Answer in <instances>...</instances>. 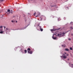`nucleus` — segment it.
<instances>
[{"label":"nucleus","instance_id":"nucleus-1","mask_svg":"<svg viewBox=\"0 0 73 73\" xmlns=\"http://www.w3.org/2000/svg\"><path fill=\"white\" fill-rule=\"evenodd\" d=\"M9 31V29L8 28H6V30H5V33H6L7 34V32Z\"/></svg>","mask_w":73,"mask_h":73},{"label":"nucleus","instance_id":"nucleus-2","mask_svg":"<svg viewBox=\"0 0 73 73\" xmlns=\"http://www.w3.org/2000/svg\"><path fill=\"white\" fill-rule=\"evenodd\" d=\"M61 57L62 58L63 57V58L64 59H66V58H67V56H61Z\"/></svg>","mask_w":73,"mask_h":73},{"label":"nucleus","instance_id":"nucleus-3","mask_svg":"<svg viewBox=\"0 0 73 73\" xmlns=\"http://www.w3.org/2000/svg\"><path fill=\"white\" fill-rule=\"evenodd\" d=\"M37 14L38 15L35 16L36 17H39V16H40V13H38Z\"/></svg>","mask_w":73,"mask_h":73},{"label":"nucleus","instance_id":"nucleus-4","mask_svg":"<svg viewBox=\"0 0 73 73\" xmlns=\"http://www.w3.org/2000/svg\"><path fill=\"white\" fill-rule=\"evenodd\" d=\"M28 53H29L30 54H32V51H28Z\"/></svg>","mask_w":73,"mask_h":73},{"label":"nucleus","instance_id":"nucleus-5","mask_svg":"<svg viewBox=\"0 0 73 73\" xmlns=\"http://www.w3.org/2000/svg\"><path fill=\"white\" fill-rule=\"evenodd\" d=\"M56 36H58L59 37H61V34H58L57 35H56V34H54Z\"/></svg>","mask_w":73,"mask_h":73},{"label":"nucleus","instance_id":"nucleus-6","mask_svg":"<svg viewBox=\"0 0 73 73\" xmlns=\"http://www.w3.org/2000/svg\"><path fill=\"white\" fill-rule=\"evenodd\" d=\"M52 38L54 40H55L56 39V37H54L53 36H52Z\"/></svg>","mask_w":73,"mask_h":73},{"label":"nucleus","instance_id":"nucleus-7","mask_svg":"<svg viewBox=\"0 0 73 73\" xmlns=\"http://www.w3.org/2000/svg\"><path fill=\"white\" fill-rule=\"evenodd\" d=\"M65 50L66 51H68L69 50V49L68 48L65 49Z\"/></svg>","mask_w":73,"mask_h":73},{"label":"nucleus","instance_id":"nucleus-8","mask_svg":"<svg viewBox=\"0 0 73 73\" xmlns=\"http://www.w3.org/2000/svg\"><path fill=\"white\" fill-rule=\"evenodd\" d=\"M56 30H53V29H51V31L52 32V31H56Z\"/></svg>","mask_w":73,"mask_h":73},{"label":"nucleus","instance_id":"nucleus-9","mask_svg":"<svg viewBox=\"0 0 73 73\" xmlns=\"http://www.w3.org/2000/svg\"><path fill=\"white\" fill-rule=\"evenodd\" d=\"M10 11V10H9V9H8L7 12H9Z\"/></svg>","mask_w":73,"mask_h":73},{"label":"nucleus","instance_id":"nucleus-10","mask_svg":"<svg viewBox=\"0 0 73 73\" xmlns=\"http://www.w3.org/2000/svg\"><path fill=\"white\" fill-rule=\"evenodd\" d=\"M40 30L41 31H43V29H40Z\"/></svg>","mask_w":73,"mask_h":73},{"label":"nucleus","instance_id":"nucleus-11","mask_svg":"<svg viewBox=\"0 0 73 73\" xmlns=\"http://www.w3.org/2000/svg\"><path fill=\"white\" fill-rule=\"evenodd\" d=\"M3 33H4V32H3V31L0 32V33L1 34H3Z\"/></svg>","mask_w":73,"mask_h":73},{"label":"nucleus","instance_id":"nucleus-12","mask_svg":"<svg viewBox=\"0 0 73 73\" xmlns=\"http://www.w3.org/2000/svg\"><path fill=\"white\" fill-rule=\"evenodd\" d=\"M27 50H29V51H30L31 50V49H30V48H28V49Z\"/></svg>","mask_w":73,"mask_h":73},{"label":"nucleus","instance_id":"nucleus-13","mask_svg":"<svg viewBox=\"0 0 73 73\" xmlns=\"http://www.w3.org/2000/svg\"><path fill=\"white\" fill-rule=\"evenodd\" d=\"M25 53H26L27 52V50H25Z\"/></svg>","mask_w":73,"mask_h":73},{"label":"nucleus","instance_id":"nucleus-14","mask_svg":"<svg viewBox=\"0 0 73 73\" xmlns=\"http://www.w3.org/2000/svg\"><path fill=\"white\" fill-rule=\"evenodd\" d=\"M70 50H72V47H70Z\"/></svg>","mask_w":73,"mask_h":73},{"label":"nucleus","instance_id":"nucleus-15","mask_svg":"<svg viewBox=\"0 0 73 73\" xmlns=\"http://www.w3.org/2000/svg\"><path fill=\"white\" fill-rule=\"evenodd\" d=\"M3 26H1L0 27V28H1V29H2V28H3Z\"/></svg>","mask_w":73,"mask_h":73},{"label":"nucleus","instance_id":"nucleus-16","mask_svg":"<svg viewBox=\"0 0 73 73\" xmlns=\"http://www.w3.org/2000/svg\"><path fill=\"white\" fill-rule=\"evenodd\" d=\"M39 27L40 29H41V26H39Z\"/></svg>","mask_w":73,"mask_h":73},{"label":"nucleus","instance_id":"nucleus-17","mask_svg":"<svg viewBox=\"0 0 73 73\" xmlns=\"http://www.w3.org/2000/svg\"><path fill=\"white\" fill-rule=\"evenodd\" d=\"M11 22H12V23H14V22H15V21H11Z\"/></svg>","mask_w":73,"mask_h":73},{"label":"nucleus","instance_id":"nucleus-18","mask_svg":"<svg viewBox=\"0 0 73 73\" xmlns=\"http://www.w3.org/2000/svg\"><path fill=\"white\" fill-rule=\"evenodd\" d=\"M36 13H34V16H35V15H36Z\"/></svg>","mask_w":73,"mask_h":73},{"label":"nucleus","instance_id":"nucleus-19","mask_svg":"<svg viewBox=\"0 0 73 73\" xmlns=\"http://www.w3.org/2000/svg\"><path fill=\"white\" fill-rule=\"evenodd\" d=\"M3 31V29H1V30H0V31H1V32L2 31Z\"/></svg>","mask_w":73,"mask_h":73},{"label":"nucleus","instance_id":"nucleus-20","mask_svg":"<svg viewBox=\"0 0 73 73\" xmlns=\"http://www.w3.org/2000/svg\"><path fill=\"white\" fill-rule=\"evenodd\" d=\"M0 1L1 2H3L4 1V0H1Z\"/></svg>","mask_w":73,"mask_h":73},{"label":"nucleus","instance_id":"nucleus-21","mask_svg":"<svg viewBox=\"0 0 73 73\" xmlns=\"http://www.w3.org/2000/svg\"><path fill=\"white\" fill-rule=\"evenodd\" d=\"M26 28L24 27V28L23 29H25Z\"/></svg>","mask_w":73,"mask_h":73},{"label":"nucleus","instance_id":"nucleus-22","mask_svg":"<svg viewBox=\"0 0 73 73\" xmlns=\"http://www.w3.org/2000/svg\"><path fill=\"white\" fill-rule=\"evenodd\" d=\"M66 33H64V32H63V35H64V34H65Z\"/></svg>","mask_w":73,"mask_h":73},{"label":"nucleus","instance_id":"nucleus-23","mask_svg":"<svg viewBox=\"0 0 73 73\" xmlns=\"http://www.w3.org/2000/svg\"><path fill=\"white\" fill-rule=\"evenodd\" d=\"M4 29H5L6 28V27L4 26Z\"/></svg>","mask_w":73,"mask_h":73},{"label":"nucleus","instance_id":"nucleus-24","mask_svg":"<svg viewBox=\"0 0 73 73\" xmlns=\"http://www.w3.org/2000/svg\"><path fill=\"white\" fill-rule=\"evenodd\" d=\"M71 35H72V36H73V34H71Z\"/></svg>","mask_w":73,"mask_h":73},{"label":"nucleus","instance_id":"nucleus-25","mask_svg":"<svg viewBox=\"0 0 73 73\" xmlns=\"http://www.w3.org/2000/svg\"><path fill=\"white\" fill-rule=\"evenodd\" d=\"M71 40V39L70 38L69 39V40Z\"/></svg>","mask_w":73,"mask_h":73},{"label":"nucleus","instance_id":"nucleus-26","mask_svg":"<svg viewBox=\"0 0 73 73\" xmlns=\"http://www.w3.org/2000/svg\"><path fill=\"white\" fill-rule=\"evenodd\" d=\"M71 29H72V27H71Z\"/></svg>","mask_w":73,"mask_h":73},{"label":"nucleus","instance_id":"nucleus-27","mask_svg":"<svg viewBox=\"0 0 73 73\" xmlns=\"http://www.w3.org/2000/svg\"><path fill=\"white\" fill-rule=\"evenodd\" d=\"M70 23H71V24L72 23V22H71Z\"/></svg>","mask_w":73,"mask_h":73},{"label":"nucleus","instance_id":"nucleus-28","mask_svg":"<svg viewBox=\"0 0 73 73\" xmlns=\"http://www.w3.org/2000/svg\"><path fill=\"white\" fill-rule=\"evenodd\" d=\"M71 65L73 66V64H71Z\"/></svg>","mask_w":73,"mask_h":73},{"label":"nucleus","instance_id":"nucleus-29","mask_svg":"<svg viewBox=\"0 0 73 73\" xmlns=\"http://www.w3.org/2000/svg\"><path fill=\"white\" fill-rule=\"evenodd\" d=\"M64 46V45H62V46Z\"/></svg>","mask_w":73,"mask_h":73},{"label":"nucleus","instance_id":"nucleus-30","mask_svg":"<svg viewBox=\"0 0 73 73\" xmlns=\"http://www.w3.org/2000/svg\"><path fill=\"white\" fill-rule=\"evenodd\" d=\"M54 6H51V7H53Z\"/></svg>","mask_w":73,"mask_h":73},{"label":"nucleus","instance_id":"nucleus-31","mask_svg":"<svg viewBox=\"0 0 73 73\" xmlns=\"http://www.w3.org/2000/svg\"><path fill=\"white\" fill-rule=\"evenodd\" d=\"M67 56H68V54H67Z\"/></svg>","mask_w":73,"mask_h":73},{"label":"nucleus","instance_id":"nucleus-32","mask_svg":"<svg viewBox=\"0 0 73 73\" xmlns=\"http://www.w3.org/2000/svg\"><path fill=\"white\" fill-rule=\"evenodd\" d=\"M64 53H65V54H66V52H65Z\"/></svg>","mask_w":73,"mask_h":73},{"label":"nucleus","instance_id":"nucleus-33","mask_svg":"<svg viewBox=\"0 0 73 73\" xmlns=\"http://www.w3.org/2000/svg\"><path fill=\"white\" fill-rule=\"evenodd\" d=\"M11 13L12 14L13 13V12H11Z\"/></svg>","mask_w":73,"mask_h":73},{"label":"nucleus","instance_id":"nucleus-34","mask_svg":"<svg viewBox=\"0 0 73 73\" xmlns=\"http://www.w3.org/2000/svg\"><path fill=\"white\" fill-rule=\"evenodd\" d=\"M38 26H40V25H38Z\"/></svg>","mask_w":73,"mask_h":73},{"label":"nucleus","instance_id":"nucleus-35","mask_svg":"<svg viewBox=\"0 0 73 73\" xmlns=\"http://www.w3.org/2000/svg\"><path fill=\"white\" fill-rule=\"evenodd\" d=\"M13 11V10H11V11L12 12Z\"/></svg>","mask_w":73,"mask_h":73},{"label":"nucleus","instance_id":"nucleus-36","mask_svg":"<svg viewBox=\"0 0 73 73\" xmlns=\"http://www.w3.org/2000/svg\"><path fill=\"white\" fill-rule=\"evenodd\" d=\"M68 60H69V59H68Z\"/></svg>","mask_w":73,"mask_h":73},{"label":"nucleus","instance_id":"nucleus-37","mask_svg":"<svg viewBox=\"0 0 73 73\" xmlns=\"http://www.w3.org/2000/svg\"><path fill=\"white\" fill-rule=\"evenodd\" d=\"M17 21H16V23H17Z\"/></svg>","mask_w":73,"mask_h":73},{"label":"nucleus","instance_id":"nucleus-38","mask_svg":"<svg viewBox=\"0 0 73 73\" xmlns=\"http://www.w3.org/2000/svg\"><path fill=\"white\" fill-rule=\"evenodd\" d=\"M63 55H64L65 54H63Z\"/></svg>","mask_w":73,"mask_h":73},{"label":"nucleus","instance_id":"nucleus-39","mask_svg":"<svg viewBox=\"0 0 73 73\" xmlns=\"http://www.w3.org/2000/svg\"><path fill=\"white\" fill-rule=\"evenodd\" d=\"M9 13H11V12H9Z\"/></svg>","mask_w":73,"mask_h":73},{"label":"nucleus","instance_id":"nucleus-40","mask_svg":"<svg viewBox=\"0 0 73 73\" xmlns=\"http://www.w3.org/2000/svg\"><path fill=\"white\" fill-rule=\"evenodd\" d=\"M58 29L57 30H59V29Z\"/></svg>","mask_w":73,"mask_h":73},{"label":"nucleus","instance_id":"nucleus-41","mask_svg":"<svg viewBox=\"0 0 73 73\" xmlns=\"http://www.w3.org/2000/svg\"><path fill=\"white\" fill-rule=\"evenodd\" d=\"M72 48H73V46H72Z\"/></svg>","mask_w":73,"mask_h":73}]
</instances>
